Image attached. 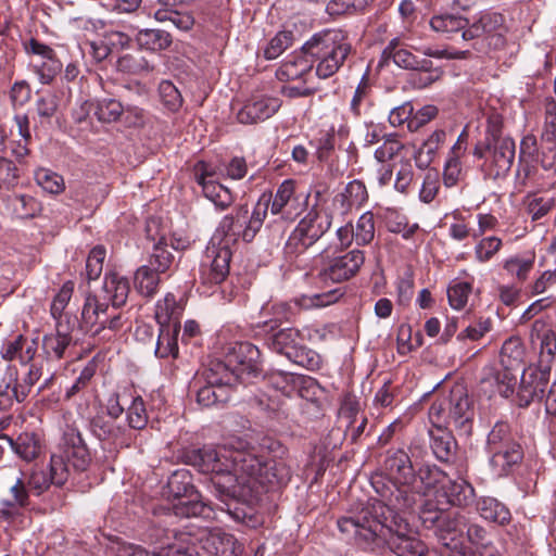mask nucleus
<instances>
[{
	"label": "nucleus",
	"mask_w": 556,
	"mask_h": 556,
	"mask_svg": "<svg viewBox=\"0 0 556 556\" xmlns=\"http://www.w3.org/2000/svg\"><path fill=\"white\" fill-rule=\"evenodd\" d=\"M288 448L277 439L264 437L255 446L228 448L203 446L184 453L186 464L210 475L215 495L226 505V510L237 521L245 513L233 504L248 501L256 484L268 488L287 485L291 469L287 464Z\"/></svg>",
	"instance_id": "obj_1"
},
{
	"label": "nucleus",
	"mask_w": 556,
	"mask_h": 556,
	"mask_svg": "<svg viewBox=\"0 0 556 556\" xmlns=\"http://www.w3.org/2000/svg\"><path fill=\"white\" fill-rule=\"evenodd\" d=\"M103 293L113 309H118L127 302L130 285L129 280L115 271L106 273L103 282Z\"/></svg>",
	"instance_id": "obj_35"
},
{
	"label": "nucleus",
	"mask_w": 556,
	"mask_h": 556,
	"mask_svg": "<svg viewBox=\"0 0 556 556\" xmlns=\"http://www.w3.org/2000/svg\"><path fill=\"white\" fill-rule=\"evenodd\" d=\"M287 358L309 370L317 369L320 365L319 355L315 351L303 345L301 342L294 348V350L287 352Z\"/></svg>",
	"instance_id": "obj_63"
},
{
	"label": "nucleus",
	"mask_w": 556,
	"mask_h": 556,
	"mask_svg": "<svg viewBox=\"0 0 556 556\" xmlns=\"http://www.w3.org/2000/svg\"><path fill=\"white\" fill-rule=\"evenodd\" d=\"M313 68L309 58L303 55L289 56L277 70L276 76L281 81L295 80L302 78Z\"/></svg>",
	"instance_id": "obj_44"
},
{
	"label": "nucleus",
	"mask_w": 556,
	"mask_h": 556,
	"mask_svg": "<svg viewBox=\"0 0 556 556\" xmlns=\"http://www.w3.org/2000/svg\"><path fill=\"white\" fill-rule=\"evenodd\" d=\"M213 363L225 367L223 375L233 384L250 383L262 374L261 352L251 342H235L227 349L224 359Z\"/></svg>",
	"instance_id": "obj_9"
},
{
	"label": "nucleus",
	"mask_w": 556,
	"mask_h": 556,
	"mask_svg": "<svg viewBox=\"0 0 556 556\" xmlns=\"http://www.w3.org/2000/svg\"><path fill=\"white\" fill-rule=\"evenodd\" d=\"M174 262V253L168 250L167 242L162 239L154 245L147 266H151L160 275L169 270Z\"/></svg>",
	"instance_id": "obj_55"
},
{
	"label": "nucleus",
	"mask_w": 556,
	"mask_h": 556,
	"mask_svg": "<svg viewBox=\"0 0 556 556\" xmlns=\"http://www.w3.org/2000/svg\"><path fill=\"white\" fill-rule=\"evenodd\" d=\"M94 116L101 123H115L124 113V105L116 99L102 98L94 100Z\"/></svg>",
	"instance_id": "obj_52"
},
{
	"label": "nucleus",
	"mask_w": 556,
	"mask_h": 556,
	"mask_svg": "<svg viewBox=\"0 0 556 556\" xmlns=\"http://www.w3.org/2000/svg\"><path fill=\"white\" fill-rule=\"evenodd\" d=\"M180 307L177 304L176 296L167 293L163 300L156 303L155 319L159 325L179 323L178 315Z\"/></svg>",
	"instance_id": "obj_58"
},
{
	"label": "nucleus",
	"mask_w": 556,
	"mask_h": 556,
	"mask_svg": "<svg viewBox=\"0 0 556 556\" xmlns=\"http://www.w3.org/2000/svg\"><path fill=\"white\" fill-rule=\"evenodd\" d=\"M330 294H317L314 298H302L289 302H279L273 305L274 314L280 320L292 323L300 314L302 308L309 306H321L330 303Z\"/></svg>",
	"instance_id": "obj_34"
},
{
	"label": "nucleus",
	"mask_w": 556,
	"mask_h": 556,
	"mask_svg": "<svg viewBox=\"0 0 556 556\" xmlns=\"http://www.w3.org/2000/svg\"><path fill=\"white\" fill-rule=\"evenodd\" d=\"M384 473L371 478L377 495L399 510H409L442 483L445 472L431 464L414 465L403 448H390L383 459Z\"/></svg>",
	"instance_id": "obj_2"
},
{
	"label": "nucleus",
	"mask_w": 556,
	"mask_h": 556,
	"mask_svg": "<svg viewBox=\"0 0 556 556\" xmlns=\"http://www.w3.org/2000/svg\"><path fill=\"white\" fill-rule=\"evenodd\" d=\"M2 441L25 462H31L40 454L41 445L37 434L34 432H23L16 439L3 437Z\"/></svg>",
	"instance_id": "obj_39"
},
{
	"label": "nucleus",
	"mask_w": 556,
	"mask_h": 556,
	"mask_svg": "<svg viewBox=\"0 0 556 556\" xmlns=\"http://www.w3.org/2000/svg\"><path fill=\"white\" fill-rule=\"evenodd\" d=\"M518 368L511 366H501L500 368H490L481 379L482 384H488L503 397H509L514 394L517 383Z\"/></svg>",
	"instance_id": "obj_33"
},
{
	"label": "nucleus",
	"mask_w": 556,
	"mask_h": 556,
	"mask_svg": "<svg viewBox=\"0 0 556 556\" xmlns=\"http://www.w3.org/2000/svg\"><path fill=\"white\" fill-rule=\"evenodd\" d=\"M472 292V283L468 281L453 280L447 287L448 304L454 309H463L470 293Z\"/></svg>",
	"instance_id": "obj_60"
},
{
	"label": "nucleus",
	"mask_w": 556,
	"mask_h": 556,
	"mask_svg": "<svg viewBox=\"0 0 556 556\" xmlns=\"http://www.w3.org/2000/svg\"><path fill=\"white\" fill-rule=\"evenodd\" d=\"M118 556H193V553L169 545L161 551L150 553L140 545L124 542L118 547Z\"/></svg>",
	"instance_id": "obj_51"
},
{
	"label": "nucleus",
	"mask_w": 556,
	"mask_h": 556,
	"mask_svg": "<svg viewBox=\"0 0 556 556\" xmlns=\"http://www.w3.org/2000/svg\"><path fill=\"white\" fill-rule=\"evenodd\" d=\"M51 457H60L68 469L71 466L78 472L86 471L91 463L90 451L80 431L72 426L63 430L59 453H53Z\"/></svg>",
	"instance_id": "obj_15"
},
{
	"label": "nucleus",
	"mask_w": 556,
	"mask_h": 556,
	"mask_svg": "<svg viewBox=\"0 0 556 556\" xmlns=\"http://www.w3.org/2000/svg\"><path fill=\"white\" fill-rule=\"evenodd\" d=\"M386 227L392 233H400L403 239L409 240L419 229L418 224L409 225L405 215L396 211H388L386 214Z\"/></svg>",
	"instance_id": "obj_56"
},
{
	"label": "nucleus",
	"mask_w": 556,
	"mask_h": 556,
	"mask_svg": "<svg viewBox=\"0 0 556 556\" xmlns=\"http://www.w3.org/2000/svg\"><path fill=\"white\" fill-rule=\"evenodd\" d=\"M160 332L156 341L155 356L159 358H177L179 354L178 334L180 324L159 325Z\"/></svg>",
	"instance_id": "obj_38"
},
{
	"label": "nucleus",
	"mask_w": 556,
	"mask_h": 556,
	"mask_svg": "<svg viewBox=\"0 0 556 556\" xmlns=\"http://www.w3.org/2000/svg\"><path fill=\"white\" fill-rule=\"evenodd\" d=\"M365 252L359 248L352 249L344 254L334 256L320 269L318 276L325 281L336 283L344 282L355 277L365 264Z\"/></svg>",
	"instance_id": "obj_18"
},
{
	"label": "nucleus",
	"mask_w": 556,
	"mask_h": 556,
	"mask_svg": "<svg viewBox=\"0 0 556 556\" xmlns=\"http://www.w3.org/2000/svg\"><path fill=\"white\" fill-rule=\"evenodd\" d=\"M160 285V275L155 273L151 266H140L134 277V286L139 294L144 298H153Z\"/></svg>",
	"instance_id": "obj_48"
},
{
	"label": "nucleus",
	"mask_w": 556,
	"mask_h": 556,
	"mask_svg": "<svg viewBox=\"0 0 556 556\" xmlns=\"http://www.w3.org/2000/svg\"><path fill=\"white\" fill-rule=\"evenodd\" d=\"M36 182L48 193L61 194L65 190L63 176L48 168H39L35 173Z\"/></svg>",
	"instance_id": "obj_62"
},
{
	"label": "nucleus",
	"mask_w": 556,
	"mask_h": 556,
	"mask_svg": "<svg viewBox=\"0 0 556 556\" xmlns=\"http://www.w3.org/2000/svg\"><path fill=\"white\" fill-rule=\"evenodd\" d=\"M401 513H396L395 529H391L386 534V540L381 541V545L388 544L390 551L397 556H424L427 552L426 544L417 536L405 533L408 523L401 516Z\"/></svg>",
	"instance_id": "obj_22"
},
{
	"label": "nucleus",
	"mask_w": 556,
	"mask_h": 556,
	"mask_svg": "<svg viewBox=\"0 0 556 556\" xmlns=\"http://www.w3.org/2000/svg\"><path fill=\"white\" fill-rule=\"evenodd\" d=\"M268 384L283 395L290 396L299 384L312 386L315 380L303 376L286 372L281 370L273 371L268 378Z\"/></svg>",
	"instance_id": "obj_45"
},
{
	"label": "nucleus",
	"mask_w": 556,
	"mask_h": 556,
	"mask_svg": "<svg viewBox=\"0 0 556 556\" xmlns=\"http://www.w3.org/2000/svg\"><path fill=\"white\" fill-rule=\"evenodd\" d=\"M352 52L348 35L341 29L315 33L303 46L302 53L309 58L315 74L320 79L332 77Z\"/></svg>",
	"instance_id": "obj_4"
},
{
	"label": "nucleus",
	"mask_w": 556,
	"mask_h": 556,
	"mask_svg": "<svg viewBox=\"0 0 556 556\" xmlns=\"http://www.w3.org/2000/svg\"><path fill=\"white\" fill-rule=\"evenodd\" d=\"M174 536L175 532L173 530L153 523L150 525L142 533V541L148 544L159 545V547H156L154 551H161L169 545L180 547L184 551H191L194 554L192 548L184 546L177 542H172Z\"/></svg>",
	"instance_id": "obj_47"
},
{
	"label": "nucleus",
	"mask_w": 556,
	"mask_h": 556,
	"mask_svg": "<svg viewBox=\"0 0 556 556\" xmlns=\"http://www.w3.org/2000/svg\"><path fill=\"white\" fill-rule=\"evenodd\" d=\"M551 372L536 366L525 368L516 394V404L526 408L534 401H541L548 386Z\"/></svg>",
	"instance_id": "obj_24"
},
{
	"label": "nucleus",
	"mask_w": 556,
	"mask_h": 556,
	"mask_svg": "<svg viewBox=\"0 0 556 556\" xmlns=\"http://www.w3.org/2000/svg\"><path fill=\"white\" fill-rule=\"evenodd\" d=\"M140 49L152 52L166 50L173 42L172 35L163 29H141L136 35Z\"/></svg>",
	"instance_id": "obj_43"
},
{
	"label": "nucleus",
	"mask_w": 556,
	"mask_h": 556,
	"mask_svg": "<svg viewBox=\"0 0 556 556\" xmlns=\"http://www.w3.org/2000/svg\"><path fill=\"white\" fill-rule=\"evenodd\" d=\"M476 492L470 482L465 479L448 480L442 484L435 494L434 502L447 507H468L475 502Z\"/></svg>",
	"instance_id": "obj_26"
},
{
	"label": "nucleus",
	"mask_w": 556,
	"mask_h": 556,
	"mask_svg": "<svg viewBox=\"0 0 556 556\" xmlns=\"http://www.w3.org/2000/svg\"><path fill=\"white\" fill-rule=\"evenodd\" d=\"M200 543L203 551L214 556H240L244 549L233 534L219 529L206 533Z\"/></svg>",
	"instance_id": "obj_29"
},
{
	"label": "nucleus",
	"mask_w": 556,
	"mask_h": 556,
	"mask_svg": "<svg viewBox=\"0 0 556 556\" xmlns=\"http://www.w3.org/2000/svg\"><path fill=\"white\" fill-rule=\"evenodd\" d=\"M505 17L503 14L493 11H482L473 21L469 22V27L463 33L464 41H471L482 36L496 34L504 27Z\"/></svg>",
	"instance_id": "obj_31"
},
{
	"label": "nucleus",
	"mask_w": 556,
	"mask_h": 556,
	"mask_svg": "<svg viewBox=\"0 0 556 556\" xmlns=\"http://www.w3.org/2000/svg\"><path fill=\"white\" fill-rule=\"evenodd\" d=\"M419 518L426 528H435L439 532L463 533L467 527L466 517L460 511L439 505L433 500L425 501Z\"/></svg>",
	"instance_id": "obj_14"
},
{
	"label": "nucleus",
	"mask_w": 556,
	"mask_h": 556,
	"mask_svg": "<svg viewBox=\"0 0 556 556\" xmlns=\"http://www.w3.org/2000/svg\"><path fill=\"white\" fill-rule=\"evenodd\" d=\"M111 309L110 302L100 295L88 293L81 309V328L99 334V328Z\"/></svg>",
	"instance_id": "obj_30"
},
{
	"label": "nucleus",
	"mask_w": 556,
	"mask_h": 556,
	"mask_svg": "<svg viewBox=\"0 0 556 556\" xmlns=\"http://www.w3.org/2000/svg\"><path fill=\"white\" fill-rule=\"evenodd\" d=\"M167 493L177 501L173 504V511L177 517H201L203 519L212 517L213 509L200 500L189 470L178 469L169 476Z\"/></svg>",
	"instance_id": "obj_8"
},
{
	"label": "nucleus",
	"mask_w": 556,
	"mask_h": 556,
	"mask_svg": "<svg viewBox=\"0 0 556 556\" xmlns=\"http://www.w3.org/2000/svg\"><path fill=\"white\" fill-rule=\"evenodd\" d=\"M90 431L101 442L119 447L130 446L131 437L127 429L106 416H93L90 420Z\"/></svg>",
	"instance_id": "obj_28"
},
{
	"label": "nucleus",
	"mask_w": 556,
	"mask_h": 556,
	"mask_svg": "<svg viewBox=\"0 0 556 556\" xmlns=\"http://www.w3.org/2000/svg\"><path fill=\"white\" fill-rule=\"evenodd\" d=\"M74 287L75 285L71 280L64 282L61 289L53 298L50 306V314L52 318L55 320V324H58L59 321L66 323L67 318L70 319V321H74L76 324V318L65 312V308L67 307L73 296Z\"/></svg>",
	"instance_id": "obj_46"
},
{
	"label": "nucleus",
	"mask_w": 556,
	"mask_h": 556,
	"mask_svg": "<svg viewBox=\"0 0 556 556\" xmlns=\"http://www.w3.org/2000/svg\"><path fill=\"white\" fill-rule=\"evenodd\" d=\"M400 42L393 39L383 49L379 66L387 65L389 61H393L399 67L412 71H420L427 74L424 86H427L439 78V73L433 71V63L426 58H418L404 48H399Z\"/></svg>",
	"instance_id": "obj_20"
},
{
	"label": "nucleus",
	"mask_w": 556,
	"mask_h": 556,
	"mask_svg": "<svg viewBox=\"0 0 556 556\" xmlns=\"http://www.w3.org/2000/svg\"><path fill=\"white\" fill-rule=\"evenodd\" d=\"M159 94L161 103L167 111L175 113L182 106L184 99L172 81L162 80L159 85Z\"/></svg>",
	"instance_id": "obj_64"
},
{
	"label": "nucleus",
	"mask_w": 556,
	"mask_h": 556,
	"mask_svg": "<svg viewBox=\"0 0 556 556\" xmlns=\"http://www.w3.org/2000/svg\"><path fill=\"white\" fill-rule=\"evenodd\" d=\"M28 395L21 388L16 372L8 374L0 384V410H9L14 402L22 403Z\"/></svg>",
	"instance_id": "obj_41"
},
{
	"label": "nucleus",
	"mask_w": 556,
	"mask_h": 556,
	"mask_svg": "<svg viewBox=\"0 0 556 556\" xmlns=\"http://www.w3.org/2000/svg\"><path fill=\"white\" fill-rule=\"evenodd\" d=\"M331 224L332 216L330 213L324 208L313 206L290 233L283 248L286 257L293 261L306 252L328 232Z\"/></svg>",
	"instance_id": "obj_7"
},
{
	"label": "nucleus",
	"mask_w": 556,
	"mask_h": 556,
	"mask_svg": "<svg viewBox=\"0 0 556 556\" xmlns=\"http://www.w3.org/2000/svg\"><path fill=\"white\" fill-rule=\"evenodd\" d=\"M68 468L60 457H50L48 469L34 467L28 477L27 485L34 495L43 494L50 485L63 486L68 480Z\"/></svg>",
	"instance_id": "obj_21"
},
{
	"label": "nucleus",
	"mask_w": 556,
	"mask_h": 556,
	"mask_svg": "<svg viewBox=\"0 0 556 556\" xmlns=\"http://www.w3.org/2000/svg\"><path fill=\"white\" fill-rule=\"evenodd\" d=\"M194 181L201 187L203 195L210 200L217 210L225 211L235 201V195L229 188L215 179L214 168L204 161H198L192 169Z\"/></svg>",
	"instance_id": "obj_17"
},
{
	"label": "nucleus",
	"mask_w": 556,
	"mask_h": 556,
	"mask_svg": "<svg viewBox=\"0 0 556 556\" xmlns=\"http://www.w3.org/2000/svg\"><path fill=\"white\" fill-rule=\"evenodd\" d=\"M541 141L543 144L542 167L548 170L556 167V104L553 100L544 103Z\"/></svg>",
	"instance_id": "obj_27"
},
{
	"label": "nucleus",
	"mask_w": 556,
	"mask_h": 556,
	"mask_svg": "<svg viewBox=\"0 0 556 556\" xmlns=\"http://www.w3.org/2000/svg\"><path fill=\"white\" fill-rule=\"evenodd\" d=\"M25 53L30 56L29 66L42 85H51L62 74L63 63L55 50L37 38L23 41Z\"/></svg>",
	"instance_id": "obj_13"
},
{
	"label": "nucleus",
	"mask_w": 556,
	"mask_h": 556,
	"mask_svg": "<svg viewBox=\"0 0 556 556\" xmlns=\"http://www.w3.org/2000/svg\"><path fill=\"white\" fill-rule=\"evenodd\" d=\"M430 27L448 39H454L458 35L463 39V33L469 27V20L460 14H437L430 18Z\"/></svg>",
	"instance_id": "obj_37"
},
{
	"label": "nucleus",
	"mask_w": 556,
	"mask_h": 556,
	"mask_svg": "<svg viewBox=\"0 0 556 556\" xmlns=\"http://www.w3.org/2000/svg\"><path fill=\"white\" fill-rule=\"evenodd\" d=\"M14 214L20 218H34L42 210L41 203L29 194H15L11 199Z\"/></svg>",
	"instance_id": "obj_57"
},
{
	"label": "nucleus",
	"mask_w": 556,
	"mask_h": 556,
	"mask_svg": "<svg viewBox=\"0 0 556 556\" xmlns=\"http://www.w3.org/2000/svg\"><path fill=\"white\" fill-rule=\"evenodd\" d=\"M295 180L286 179L274 193L271 191L263 192L257 202H265L266 215L270 210L273 215H278L285 220H293L300 213V202L295 195Z\"/></svg>",
	"instance_id": "obj_16"
},
{
	"label": "nucleus",
	"mask_w": 556,
	"mask_h": 556,
	"mask_svg": "<svg viewBox=\"0 0 556 556\" xmlns=\"http://www.w3.org/2000/svg\"><path fill=\"white\" fill-rule=\"evenodd\" d=\"M476 509L483 519L502 526L509 523L511 519L509 509L503 503L491 496L480 497L476 502Z\"/></svg>",
	"instance_id": "obj_40"
},
{
	"label": "nucleus",
	"mask_w": 556,
	"mask_h": 556,
	"mask_svg": "<svg viewBox=\"0 0 556 556\" xmlns=\"http://www.w3.org/2000/svg\"><path fill=\"white\" fill-rule=\"evenodd\" d=\"M535 263V253L533 251L523 254H516L505 260L503 268L508 275L518 282L523 283L532 271Z\"/></svg>",
	"instance_id": "obj_42"
},
{
	"label": "nucleus",
	"mask_w": 556,
	"mask_h": 556,
	"mask_svg": "<svg viewBox=\"0 0 556 556\" xmlns=\"http://www.w3.org/2000/svg\"><path fill=\"white\" fill-rule=\"evenodd\" d=\"M224 368L220 364L211 362L208 367L191 381L189 391L195 394V401L201 407L218 406L230 400L235 384L223 375Z\"/></svg>",
	"instance_id": "obj_10"
},
{
	"label": "nucleus",
	"mask_w": 556,
	"mask_h": 556,
	"mask_svg": "<svg viewBox=\"0 0 556 556\" xmlns=\"http://www.w3.org/2000/svg\"><path fill=\"white\" fill-rule=\"evenodd\" d=\"M231 244L220 240L218 244L207 247L205 261L201 267V280L204 285L217 286L229 275L232 252Z\"/></svg>",
	"instance_id": "obj_19"
},
{
	"label": "nucleus",
	"mask_w": 556,
	"mask_h": 556,
	"mask_svg": "<svg viewBox=\"0 0 556 556\" xmlns=\"http://www.w3.org/2000/svg\"><path fill=\"white\" fill-rule=\"evenodd\" d=\"M368 200V192L365 184L358 179L350 181L344 190L333 198V205H339L342 214L359 207Z\"/></svg>",
	"instance_id": "obj_36"
},
{
	"label": "nucleus",
	"mask_w": 556,
	"mask_h": 556,
	"mask_svg": "<svg viewBox=\"0 0 556 556\" xmlns=\"http://www.w3.org/2000/svg\"><path fill=\"white\" fill-rule=\"evenodd\" d=\"M75 323L66 319V323L55 324V331L45 334L42 338V352L47 361L59 362L72 357L71 349L76 345L73 338Z\"/></svg>",
	"instance_id": "obj_23"
},
{
	"label": "nucleus",
	"mask_w": 556,
	"mask_h": 556,
	"mask_svg": "<svg viewBox=\"0 0 556 556\" xmlns=\"http://www.w3.org/2000/svg\"><path fill=\"white\" fill-rule=\"evenodd\" d=\"M485 452L490 466L498 477L516 471L525 457L521 437L507 420H497L488 433Z\"/></svg>",
	"instance_id": "obj_5"
},
{
	"label": "nucleus",
	"mask_w": 556,
	"mask_h": 556,
	"mask_svg": "<svg viewBox=\"0 0 556 556\" xmlns=\"http://www.w3.org/2000/svg\"><path fill=\"white\" fill-rule=\"evenodd\" d=\"M515 141L501 140L495 143H476L472 154L482 160L480 165L484 177L492 180L505 178L515 160Z\"/></svg>",
	"instance_id": "obj_11"
},
{
	"label": "nucleus",
	"mask_w": 556,
	"mask_h": 556,
	"mask_svg": "<svg viewBox=\"0 0 556 556\" xmlns=\"http://www.w3.org/2000/svg\"><path fill=\"white\" fill-rule=\"evenodd\" d=\"M428 433L430 447L434 457L441 463H452L457 451V442L452 434V430L444 427L432 426Z\"/></svg>",
	"instance_id": "obj_32"
},
{
	"label": "nucleus",
	"mask_w": 556,
	"mask_h": 556,
	"mask_svg": "<svg viewBox=\"0 0 556 556\" xmlns=\"http://www.w3.org/2000/svg\"><path fill=\"white\" fill-rule=\"evenodd\" d=\"M309 144L315 148V156L318 162L328 160V156L336 154L334 128L320 130L318 136L309 141Z\"/></svg>",
	"instance_id": "obj_59"
},
{
	"label": "nucleus",
	"mask_w": 556,
	"mask_h": 556,
	"mask_svg": "<svg viewBox=\"0 0 556 556\" xmlns=\"http://www.w3.org/2000/svg\"><path fill=\"white\" fill-rule=\"evenodd\" d=\"M116 67L119 72L130 75L150 73L154 70V66L140 53H126L119 56L116 61Z\"/></svg>",
	"instance_id": "obj_53"
},
{
	"label": "nucleus",
	"mask_w": 556,
	"mask_h": 556,
	"mask_svg": "<svg viewBox=\"0 0 556 556\" xmlns=\"http://www.w3.org/2000/svg\"><path fill=\"white\" fill-rule=\"evenodd\" d=\"M302 341L300 331L294 328H285L273 334L268 339L270 350L287 357V352H291Z\"/></svg>",
	"instance_id": "obj_49"
},
{
	"label": "nucleus",
	"mask_w": 556,
	"mask_h": 556,
	"mask_svg": "<svg viewBox=\"0 0 556 556\" xmlns=\"http://www.w3.org/2000/svg\"><path fill=\"white\" fill-rule=\"evenodd\" d=\"M265 202H256L250 212L248 204L236 205L231 213L225 215L218 224L217 233L220 240L235 245L240 240L252 242L260 232L265 219Z\"/></svg>",
	"instance_id": "obj_6"
},
{
	"label": "nucleus",
	"mask_w": 556,
	"mask_h": 556,
	"mask_svg": "<svg viewBox=\"0 0 556 556\" xmlns=\"http://www.w3.org/2000/svg\"><path fill=\"white\" fill-rule=\"evenodd\" d=\"M400 511L387 501H368L359 508L351 509L337 521L341 533L364 548L381 546L386 534L395 529L396 513Z\"/></svg>",
	"instance_id": "obj_3"
},
{
	"label": "nucleus",
	"mask_w": 556,
	"mask_h": 556,
	"mask_svg": "<svg viewBox=\"0 0 556 556\" xmlns=\"http://www.w3.org/2000/svg\"><path fill=\"white\" fill-rule=\"evenodd\" d=\"M444 407L452 409L450 419H452L453 428L460 435L471 434L475 410L472 401L464 387L456 386L448 395L435 397L432 402V415L440 419V414H442Z\"/></svg>",
	"instance_id": "obj_12"
},
{
	"label": "nucleus",
	"mask_w": 556,
	"mask_h": 556,
	"mask_svg": "<svg viewBox=\"0 0 556 556\" xmlns=\"http://www.w3.org/2000/svg\"><path fill=\"white\" fill-rule=\"evenodd\" d=\"M126 419L129 428L143 430L149 421L146 404L140 395L132 397L131 404L126 409Z\"/></svg>",
	"instance_id": "obj_61"
},
{
	"label": "nucleus",
	"mask_w": 556,
	"mask_h": 556,
	"mask_svg": "<svg viewBox=\"0 0 556 556\" xmlns=\"http://www.w3.org/2000/svg\"><path fill=\"white\" fill-rule=\"evenodd\" d=\"M375 215L371 211L363 213L356 224L353 225L355 243L357 247H365L372 242L375 238Z\"/></svg>",
	"instance_id": "obj_54"
},
{
	"label": "nucleus",
	"mask_w": 556,
	"mask_h": 556,
	"mask_svg": "<svg viewBox=\"0 0 556 556\" xmlns=\"http://www.w3.org/2000/svg\"><path fill=\"white\" fill-rule=\"evenodd\" d=\"M525 346L519 337H510L504 341L501 353V366H511L520 369L523 363Z\"/></svg>",
	"instance_id": "obj_50"
},
{
	"label": "nucleus",
	"mask_w": 556,
	"mask_h": 556,
	"mask_svg": "<svg viewBox=\"0 0 556 556\" xmlns=\"http://www.w3.org/2000/svg\"><path fill=\"white\" fill-rule=\"evenodd\" d=\"M278 98L265 94H253L237 113V119L241 124L250 125L264 122L271 117L280 108Z\"/></svg>",
	"instance_id": "obj_25"
}]
</instances>
